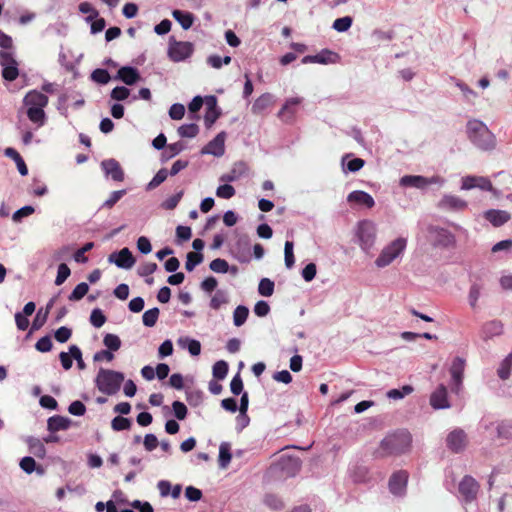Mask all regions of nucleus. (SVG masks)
<instances>
[{"mask_svg":"<svg viewBox=\"0 0 512 512\" xmlns=\"http://www.w3.org/2000/svg\"><path fill=\"white\" fill-rule=\"evenodd\" d=\"M464 370L465 360L461 357L454 358L450 367V374L452 378V391L456 394L461 390Z\"/></svg>","mask_w":512,"mask_h":512,"instance_id":"ddd939ff","label":"nucleus"},{"mask_svg":"<svg viewBox=\"0 0 512 512\" xmlns=\"http://www.w3.org/2000/svg\"><path fill=\"white\" fill-rule=\"evenodd\" d=\"M173 412L178 420H183L187 416V407L180 401H174L172 404Z\"/></svg>","mask_w":512,"mask_h":512,"instance_id":"69168bd1","label":"nucleus"},{"mask_svg":"<svg viewBox=\"0 0 512 512\" xmlns=\"http://www.w3.org/2000/svg\"><path fill=\"white\" fill-rule=\"evenodd\" d=\"M479 485L471 476H465L459 483V493L465 503H470L476 499Z\"/></svg>","mask_w":512,"mask_h":512,"instance_id":"4468645a","label":"nucleus"},{"mask_svg":"<svg viewBox=\"0 0 512 512\" xmlns=\"http://www.w3.org/2000/svg\"><path fill=\"white\" fill-rule=\"evenodd\" d=\"M116 78L124 82L126 85H133L139 81L140 74L137 69L130 66H124L118 70Z\"/></svg>","mask_w":512,"mask_h":512,"instance_id":"b1692460","label":"nucleus"},{"mask_svg":"<svg viewBox=\"0 0 512 512\" xmlns=\"http://www.w3.org/2000/svg\"><path fill=\"white\" fill-rule=\"evenodd\" d=\"M406 247L407 240L405 238L398 237L394 239L381 249L379 255L374 261L375 266L378 269H383L393 264L403 256Z\"/></svg>","mask_w":512,"mask_h":512,"instance_id":"20e7f679","label":"nucleus"},{"mask_svg":"<svg viewBox=\"0 0 512 512\" xmlns=\"http://www.w3.org/2000/svg\"><path fill=\"white\" fill-rule=\"evenodd\" d=\"M70 274H71L70 268L65 263H61L58 266L55 284L57 286L62 285L66 281V279L70 276Z\"/></svg>","mask_w":512,"mask_h":512,"instance_id":"603ef678","label":"nucleus"},{"mask_svg":"<svg viewBox=\"0 0 512 512\" xmlns=\"http://www.w3.org/2000/svg\"><path fill=\"white\" fill-rule=\"evenodd\" d=\"M249 315V309L246 306L239 305L233 312V323L235 326H242Z\"/></svg>","mask_w":512,"mask_h":512,"instance_id":"72a5a7b5","label":"nucleus"},{"mask_svg":"<svg viewBox=\"0 0 512 512\" xmlns=\"http://www.w3.org/2000/svg\"><path fill=\"white\" fill-rule=\"evenodd\" d=\"M124 380L125 377L122 372L100 368L95 378V385L101 393L115 395L120 390Z\"/></svg>","mask_w":512,"mask_h":512,"instance_id":"7ed1b4c3","label":"nucleus"},{"mask_svg":"<svg viewBox=\"0 0 512 512\" xmlns=\"http://www.w3.org/2000/svg\"><path fill=\"white\" fill-rule=\"evenodd\" d=\"M103 343L107 349L112 352L119 350L121 347L120 338L117 335L111 333H108L104 336Z\"/></svg>","mask_w":512,"mask_h":512,"instance_id":"a19ab883","label":"nucleus"},{"mask_svg":"<svg viewBox=\"0 0 512 512\" xmlns=\"http://www.w3.org/2000/svg\"><path fill=\"white\" fill-rule=\"evenodd\" d=\"M125 194V189L113 191L109 198L103 203V207L112 208Z\"/></svg>","mask_w":512,"mask_h":512,"instance_id":"680f3d73","label":"nucleus"},{"mask_svg":"<svg viewBox=\"0 0 512 512\" xmlns=\"http://www.w3.org/2000/svg\"><path fill=\"white\" fill-rule=\"evenodd\" d=\"M0 65L5 80L14 81L18 77V64L10 52L0 51Z\"/></svg>","mask_w":512,"mask_h":512,"instance_id":"1a4fd4ad","label":"nucleus"},{"mask_svg":"<svg viewBox=\"0 0 512 512\" xmlns=\"http://www.w3.org/2000/svg\"><path fill=\"white\" fill-rule=\"evenodd\" d=\"M23 103L27 107L29 120L38 127L43 126L46 120L44 108L48 104V97L39 91L32 90L25 95Z\"/></svg>","mask_w":512,"mask_h":512,"instance_id":"f03ea898","label":"nucleus"},{"mask_svg":"<svg viewBox=\"0 0 512 512\" xmlns=\"http://www.w3.org/2000/svg\"><path fill=\"white\" fill-rule=\"evenodd\" d=\"M232 61L230 56L221 57L219 55H210L207 58V63L214 69H220L223 65H228Z\"/></svg>","mask_w":512,"mask_h":512,"instance_id":"4c0bfd02","label":"nucleus"},{"mask_svg":"<svg viewBox=\"0 0 512 512\" xmlns=\"http://www.w3.org/2000/svg\"><path fill=\"white\" fill-rule=\"evenodd\" d=\"M193 53V45L190 42H173L170 43L168 55L174 62L184 61Z\"/></svg>","mask_w":512,"mask_h":512,"instance_id":"f8f14e48","label":"nucleus"},{"mask_svg":"<svg viewBox=\"0 0 512 512\" xmlns=\"http://www.w3.org/2000/svg\"><path fill=\"white\" fill-rule=\"evenodd\" d=\"M89 286L85 282L79 283L69 295L70 301H78L81 300L88 292Z\"/></svg>","mask_w":512,"mask_h":512,"instance_id":"c03bdc74","label":"nucleus"},{"mask_svg":"<svg viewBox=\"0 0 512 512\" xmlns=\"http://www.w3.org/2000/svg\"><path fill=\"white\" fill-rule=\"evenodd\" d=\"M216 195L219 198L230 199L235 195V189L230 184H223L216 189Z\"/></svg>","mask_w":512,"mask_h":512,"instance_id":"4d7b16f0","label":"nucleus"},{"mask_svg":"<svg viewBox=\"0 0 512 512\" xmlns=\"http://www.w3.org/2000/svg\"><path fill=\"white\" fill-rule=\"evenodd\" d=\"M354 233L360 249L366 254L370 253L377 239L376 224L368 219L361 220L356 224Z\"/></svg>","mask_w":512,"mask_h":512,"instance_id":"39448f33","label":"nucleus"},{"mask_svg":"<svg viewBox=\"0 0 512 512\" xmlns=\"http://www.w3.org/2000/svg\"><path fill=\"white\" fill-rule=\"evenodd\" d=\"M274 103L273 95L264 93L259 96L252 105V112L260 114Z\"/></svg>","mask_w":512,"mask_h":512,"instance_id":"bb28decb","label":"nucleus"},{"mask_svg":"<svg viewBox=\"0 0 512 512\" xmlns=\"http://www.w3.org/2000/svg\"><path fill=\"white\" fill-rule=\"evenodd\" d=\"M108 261L114 263L117 267L122 269H130L135 264V258L128 248H123L119 252H114L109 255Z\"/></svg>","mask_w":512,"mask_h":512,"instance_id":"2eb2a0df","label":"nucleus"},{"mask_svg":"<svg viewBox=\"0 0 512 512\" xmlns=\"http://www.w3.org/2000/svg\"><path fill=\"white\" fill-rule=\"evenodd\" d=\"M203 260V256L199 253H195V252H189L187 254V259H186V263H185V268L188 270V271H192L194 270V268L199 265Z\"/></svg>","mask_w":512,"mask_h":512,"instance_id":"3c124183","label":"nucleus"},{"mask_svg":"<svg viewBox=\"0 0 512 512\" xmlns=\"http://www.w3.org/2000/svg\"><path fill=\"white\" fill-rule=\"evenodd\" d=\"M225 139L226 133L220 132L202 148L201 153L221 157L225 153Z\"/></svg>","mask_w":512,"mask_h":512,"instance_id":"dca6fc26","label":"nucleus"},{"mask_svg":"<svg viewBox=\"0 0 512 512\" xmlns=\"http://www.w3.org/2000/svg\"><path fill=\"white\" fill-rule=\"evenodd\" d=\"M430 405L434 409H447L450 407L448 391L444 385H440L430 396Z\"/></svg>","mask_w":512,"mask_h":512,"instance_id":"6ab92c4d","label":"nucleus"},{"mask_svg":"<svg viewBox=\"0 0 512 512\" xmlns=\"http://www.w3.org/2000/svg\"><path fill=\"white\" fill-rule=\"evenodd\" d=\"M111 427L114 431L128 430L131 427V421L127 418L117 416L111 421Z\"/></svg>","mask_w":512,"mask_h":512,"instance_id":"8fccbe9b","label":"nucleus"},{"mask_svg":"<svg viewBox=\"0 0 512 512\" xmlns=\"http://www.w3.org/2000/svg\"><path fill=\"white\" fill-rule=\"evenodd\" d=\"M456 87L459 88V90L462 92L463 97L466 101L471 102L473 99H475L478 95L477 93L471 89L467 84H465L462 81H456L455 83Z\"/></svg>","mask_w":512,"mask_h":512,"instance_id":"09e8293b","label":"nucleus"},{"mask_svg":"<svg viewBox=\"0 0 512 512\" xmlns=\"http://www.w3.org/2000/svg\"><path fill=\"white\" fill-rule=\"evenodd\" d=\"M409 474L405 470L394 472L389 478L388 487L389 491L397 497H402L406 494L407 483Z\"/></svg>","mask_w":512,"mask_h":512,"instance_id":"6e6552de","label":"nucleus"},{"mask_svg":"<svg viewBox=\"0 0 512 512\" xmlns=\"http://www.w3.org/2000/svg\"><path fill=\"white\" fill-rule=\"evenodd\" d=\"M71 424H72L71 419H69L67 417H64V416L55 415V416H52V417H50L48 419V421H47V429L50 432L54 433V432H57V431H62V430L69 429Z\"/></svg>","mask_w":512,"mask_h":512,"instance_id":"393cba45","label":"nucleus"},{"mask_svg":"<svg viewBox=\"0 0 512 512\" xmlns=\"http://www.w3.org/2000/svg\"><path fill=\"white\" fill-rule=\"evenodd\" d=\"M232 458L231 445L228 442H222L219 446V466L225 469L230 464Z\"/></svg>","mask_w":512,"mask_h":512,"instance_id":"2f4dec72","label":"nucleus"},{"mask_svg":"<svg viewBox=\"0 0 512 512\" xmlns=\"http://www.w3.org/2000/svg\"><path fill=\"white\" fill-rule=\"evenodd\" d=\"M510 217V214L504 210L490 209L485 212V218L495 227L505 224Z\"/></svg>","mask_w":512,"mask_h":512,"instance_id":"a878e982","label":"nucleus"},{"mask_svg":"<svg viewBox=\"0 0 512 512\" xmlns=\"http://www.w3.org/2000/svg\"><path fill=\"white\" fill-rule=\"evenodd\" d=\"M352 25V19L349 16L337 18L333 23V28L338 32L347 31Z\"/></svg>","mask_w":512,"mask_h":512,"instance_id":"6e6d98bb","label":"nucleus"},{"mask_svg":"<svg viewBox=\"0 0 512 512\" xmlns=\"http://www.w3.org/2000/svg\"><path fill=\"white\" fill-rule=\"evenodd\" d=\"M481 292H482V286L480 284L473 283L470 286L469 293H468V301H469V305L472 308H476L477 302L481 296Z\"/></svg>","mask_w":512,"mask_h":512,"instance_id":"ea45409f","label":"nucleus"},{"mask_svg":"<svg viewBox=\"0 0 512 512\" xmlns=\"http://www.w3.org/2000/svg\"><path fill=\"white\" fill-rule=\"evenodd\" d=\"M92 80L99 84H107L111 77L105 69H96L91 74Z\"/></svg>","mask_w":512,"mask_h":512,"instance_id":"bf43d9fd","label":"nucleus"},{"mask_svg":"<svg viewBox=\"0 0 512 512\" xmlns=\"http://www.w3.org/2000/svg\"><path fill=\"white\" fill-rule=\"evenodd\" d=\"M438 206L443 210L462 211L468 206V203L459 196L445 194L439 201Z\"/></svg>","mask_w":512,"mask_h":512,"instance_id":"f3484780","label":"nucleus"},{"mask_svg":"<svg viewBox=\"0 0 512 512\" xmlns=\"http://www.w3.org/2000/svg\"><path fill=\"white\" fill-rule=\"evenodd\" d=\"M315 63L329 64L335 63L338 59V55L330 50H322L320 53L314 55Z\"/></svg>","mask_w":512,"mask_h":512,"instance_id":"e433bc0d","label":"nucleus"},{"mask_svg":"<svg viewBox=\"0 0 512 512\" xmlns=\"http://www.w3.org/2000/svg\"><path fill=\"white\" fill-rule=\"evenodd\" d=\"M316 273V265L314 263H309L302 269L301 275L306 282H310L315 278Z\"/></svg>","mask_w":512,"mask_h":512,"instance_id":"338daca9","label":"nucleus"},{"mask_svg":"<svg viewBox=\"0 0 512 512\" xmlns=\"http://www.w3.org/2000/svg\"><path fill=\"white\" fill-rule=\"evenodd\" d=\"M90 322L94 327L100 328L105 324L106 316L100 309L96 308L91 312Z\"/></svg>","mask_w":512,"mask_h":512,"instance_id":"864d4df0","label":"nucleus"},{"mask_svg":"<svg viewBox=\"0 0 512 512\" xmlns=\"http://www.w3.org/2000/svg\"><path fill=\"white\" fill-rule=\"evenodd\" d=\"M177 344L181 348L187 349L192 356H198L201 352V344L198 340L189 337H180L177 340Z\"/></svg>","mask_w":512,"mask_h":512,"instance_id":"cd10ccee","label":"nucleus"},{"mask_svg":"<svg viewBox=\"0 0 512 512\" xmlns=\"http://www.w3.org/2000/svg\"><path fill=\"white\" fill-rule=\"evenodd\" d=\"M466 132L469 140L481 150H491L495 146V136L480 120L467 122Z\"/></svg>","mask_w":512,"mask_h":512,"instance_id":"f257e3e1","label":"nucleus"},{"mask_svg":"<svg viewBox=\"0 0 512 512\" xmlns=\"http://www.w3.org/2000/svg\"><path fill=\"white\" fill-rule=\"evenodd\" d=\"M101 167L106 176L111 177L116 182L124 180V172L118 161L115 159H107L101 162Z\"/></svg>","mask_w":512,"mask_h":512,"instance_id":"a211bd4d","label":"nucleus"},{"mask_svg":"<svg viewBox=\"0 0 512 512\" xmlns=\"http://www.w3.org/2000/svg\"><path fill=\"white\" fill-rule=\"evenodd\" d=\"M293 242L286 241L284 246V261L285 265L288 269L292 268L295 263L294 253H293Z\"/></svg>","mask_w":512,"mask_h":512,"instance_id":"a18cd8bd","label":"nucleus"},{"mask_svg":"<svg viewBox=\"0 0 512 512\" xmlns=\"http://www.w3.org/2000/svg\"><path fill=\"white\" fill-rule=\"evenodd\" d=\"M199 132L196 124H184L178 128V134L183 138H194Z\"/></svg>","mask_w":512,"mask_h":512,"instance_id":"79ce46f5","label":"nucleus"},{"mask_svg":"<svg viewBox=\"0 0 512 512\" xmlns=\"http://www.w3.org/2000/svg\"><path fill=\"white\" fill-rule=\"evenodd\" d=\"M172 16L184 30H188L193 25L194 15L190 12L174 10Z\"/></svg>","mask_w":512,"mask_h":512,"instance_id":"c756f323","label":"nucleus"},{"mask_svg":"<svg viewBox=\"0 0 512 512\" xmlns=\"http://www.w3.org/2000/svg\"><path fill=\"white\" fill-rule=\"evenodd\" d=\"M446 444L452 452H462L468 445L467 434L462 429H454L447 435Z\"/></svg>","mask_w":512,"mask_h":512,"instance_id":"9b49d317","label":"nucleus"},{"mask_svg":"<svg viewBox=\"0 0 512 512\" xmlns=\"http://www.w3.org/2000/svg\"><path fill=\"white\" fill-rule=\"evenodd\" d=\"M411 444V435L407 431H398L385 437L381 442L382 449L387 454H401Z\"/></svg>","mask_w":512,"mask_h":512,"instance_id":"423d86ee","label":"nucleus"},{"mask_svg":"<svg viewBox=\"0 0 512 512\" xmlns=\"http://www.w3.org/2000/svg\"><path fill=\"white\" fill-rule=\"evenodd\" d=\"M94 246L93 242L86 243L81 249L77 250L74 253V260L78 263H86L88 258L85 256V253L90 251Z\"/></svg>","mask_w":512,"mask_h":512,"instance_id":"052dcab7","label":"nucleus"},{"mask_svg":"<svg viewBox=\"0 0 512 512\" xmlns=\"http://www.w3.org/2000/svg\"><path fill=\"white\" fill-rule=\"evenodd\" d=\"M400 185L418 189L426 188V177L420 175H406L400 179Z\"/></svg>","mask_w":512,"mask_h":512,"instance_id":"c85d7f7f","label":"nucleus"},{"mask_svg":"<svg viewBox=\"0 0 512 512\" xmlns=\"http://www.w3.org/2000/svg\"><path fill=\"white\" fill-rule=\"evenodd\" d=\"M414 391L411 385H404L399 389H391L386 393V396L392 400H400L405 396L410 395Z\"/></svg>","mask_w":512,"mask_h":512,"instance_id":"f704fd0d","label":"nucleus"},{"mask_svg":"<svg viewBox=\"0 0 512 512\" xmlns=\"http://www.w3.org/2000/svg\"><path fill=\"white\" fill-rule=\"evenodd\" d=\"M210 269L216 273H227L229 271V264L226 260L217 258L211 261Z\"/></svg>","mask_w":512,"mask_h":512,"instance_id":"5fc2aeb1","label":"nucleus"},{"mask_svg":"<svg viewBox=\"0 0 512 512\" xmlns=\"http://www.w3.org/2000/svg\"><path fill=\"white\" fill-rule=\"evenodd\" d=\"M475 188L496 194V190L494 189L490 179L487 177L467 175L461 178V190L468 191Z\"/></svg>","mask_w":512,"mask_h":512,"instance_id":"0eeeda50","label":"nucleus"},{"mask_svg":"<svg viewBox=\"0 0 512 512\" xmlns=\"http://www.w3.org/2000/svg\"><path fill=\"white\" fill-rule=\"evenodd\" d=\"M428 238L435 246L448 247L454 243V236L448 230L438 226L428 228Z\"/></svg>","mask_w":512,"mask_h":512,"instance_id":"9d476101","label":"nucleus"},{"mask_svg":"<svg viewBox=\"0 0 512 512\" xmlns=\"http://www.w3.org/2000/svg\"><path fill=\"white\" fill-rule=\"evenodd\" d=\"M227 373H228V364L225 361L220 360V361H217L213 365L214 378H216L218 380H222L226 377Z\"/></svg>","mask_w":512,"mask_h":512,"instance_id":"49530a36","label":"nucleus"},{"mask_svg":"<svg viewBox=\"0 0 512 512\" xmlns=\"http://www.w3.org/2000/svg\"><path fill=\"white\" fill-rule=\"evenodd\" d=\"M503 333V324L498 320H492L485 323L481 329V337L484 340L492 339Z\"/></svg>","mask_w":512,"mask_h":512,"instance_id":"5701e85b","label":"nucleus"},{"mask_svg":"<svg viewBox=\"0 0 512 512\" xmlns=\"http://www.w3.org/2000/svg\"><path fill=\"white\" fill-rule=\"evenodd\" d=\"M26 443L29 451L38 458H44L46 455V448L43 442L35 437H28Z\"/></svg>","mask_w":512,"mask_h":512,"instance_id":"7c9ffc66","label":"nucleus"},{"mask_svg":"<svg viewBox=\"0 0 512 512\" xmlns=\"http://www.w3.org/2000/svg\"><path fill=\"white\" fill-rule=\"evenodd\" d=\"M129 95V89L123 86L115 87L111 92V98L117 101H123L127 99Z\"/></svg>","mask_w":512,"mask_h":512,"instance_id":"e2e57ef3","label":"nucleus"},{"mask_svg":"<svg viewBox=\"0 0 512 512\" xmlns=\"http://www.w3.org/2000/svg\"><path fill=\"white\" fill-rule=\"evenodd\" d=\"M168 176V171L166 169H160L156 175L152 178V180L147 185V190H153L158 187L161 183H163Z\"/></svg>","mask_w":512,"mask_h":512,"instance_id":"de8ad7c7","label":"nucleus"},{"mask_svg":"<svg viewBox=\"0 0 512 512\" xmlns=\"http://www.w3.org/2000/svg\"><path fill=\"white\" fill-rule=\"evenodd\" d=\"M185 107L180 103L173 104L169 109V116L173 120H180L184 117Z\"/></svg>","mask_w":512,"mask_h":512,"instance_id":"0e129e2a","label":"nucleus"},{"mask_svg":"<svg viewBox=\"0 0 512 512\" xmlns=\"http://www.w3.org/2000/svg\"><path fill=\"white\" fill-rule=\"evenodd\" d=\"M511 369H512V352L509 353L505 357V359H503V361L500 363V366L497 371L498 376L503 380L507 379L510 376Z\"/></svg>","mask_w":512,"mask_h":512,"instance_id":"c9c22d12","label":"nucleus"},{"mask_svg":"<svg viewBox=\"0 0 512 512\" xmlns=\"http://www.w3.org/2000/svg\"><path fill=\"white\" fill-rule=\"evenodd\" d=\"M159 313V309L156 307L145 311L142 316L143 324L146 327H153L158 320Z\"/></svg>","mask_w":512,"mask_h":512,"instance_id":"58836bf2","label":"nucleus"},{"mask_svg":"<svg viewBox=\"0 0 512 512\" xmlns=\"http://www.w3.org/2000/svg\"><path fill=\"white\" fill-rule=\"evenodd\" d=\"M19 465L20 468L28 474H31L36 469V462L34 458L29 456L22 458Z\"/></svg>","mask_w":512,"mask_h":512,"instance_id":"774afa93","label":"nucleus"},{"mask_svg":"<svg viewBox=\"0 0 512 512\" xmlns=\"http://www.w3.org/2000/svg\"><path fill=\"white\" fill-rule=\"evenodd\" d=\"M303 101V98L302 97H291V98H288L283 107L281 108V110L279 111L278 113V116L283 120V121H291L293 118H294V115L296 113V107L298 105H300Z\"/></svg>","mask_w":512,"mask_h":512,"instance_id":"aec40b11","label":"nucleus"},{"mask_svg":"<svg viewBox=\"0 0 512 512\" xmlns=\"http://www.w3.org/2000/svg\"><path fill=\"white\" fill-rule=\"evenodd\" d=\"M207 110L204 116L205 125L210 128L219 118L220 112L217 108L216 97L211 96L206 100Z\"/></svg>","mask_w":512,"mask_h":512,"instance_id":"4be33fe9","label":"nucleus"},{"mask_svg":"<svg viewBox=\"0 0 512 512\" xmlns=\"http://www.w3.org/2000/svg\"><path fill=\"white\" fill-rule=\"evenodd\" d=\"M79 11L83 14H88L87 21H92L98 17V11L88 2H82L79 4Z\"/></svg>","mask_w":512,"mask_h":512,"instance_id":"13d9d810","label":"nucleus"},{"mask_svg":"<svg viewBox=\"0 0 512 512\" xmlns=\"http://www.w3.org/2000/svg\"><path fill=\"white\" fill-rule=\"evenodd\" d=\"M347 201L349 203H355L358 205L365 206L367 208H372L375 205L373 197L369 193L361 190L351 192L347 196Z\"/></svg>","mask_w":512,"mask_h":512,"instance_id":"412c9836","label":"nucleus"},{"mask_svg":"<svg viewBox=\"0 0 512 512\" xmlns=\"http://www.w3.org/2000/svg\"><path fill=\"white\" fill-rule=\"evenodd\" d=\"M229 297L226 291L217 290L214 296L211 298L210 307L214 310H218L221 306L227 304Z\"/></svg>","mask_w":512,"mask_h":512,"instance_id":"473e14b6","label":"nucleus"},{"mask_svg":"<svg viewBox=\"0 0 512 512\" xmlns=\"http://www.w3.org/2000/svg\"><path fill=\"white\" fill-rule=\"evenodd\" d=\"M258 292L264 297H269L274 292V282L268 278H262L258 285Z\"/></svg>","mask_w":512,"mask_h":512,"instance_id":"37998d69","label":"nucleus"}]
</instances>
